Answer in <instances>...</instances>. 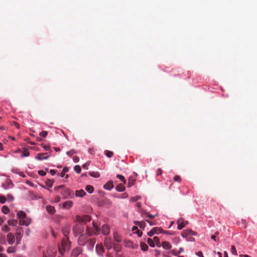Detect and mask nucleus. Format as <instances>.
<instances>
[{
  "mask_svg": "<svg viewBox=\"0 0 257 257\" xmlns=\"http://www.w3.org/2000/svg\"><path fill=\"white\" fill-rule=\"evenodd\" d=\"M46 185L49 188H51L53 185V182L50 179H47L45 182Z\"/></svg>",
  "mask_w": 257,
  "mask_h": 257,
  "instance_id": "obj_30",
  "label": "nucleus"
},
{
  "mask_svg": "<svg viewBox=\"0 0 257 257\" xmlns=\"http://www.w3.org/2000/svg\"><path fill=\"white\" fill-rule=\"evenodd\" d=\"M7 251L9 253H14L16 251V249L14 247L10 246L7 248Z\"/></svg>",
  "mask_w": 257,
  "mask_h": 257,
  "instance_id": "obj_41",
  "label": "nucleus"
},
{
  "mask_svg": "<svg viewBox=\"0 0 257 257\" xmlns=\"http://www.w3.org/2000/svg\"><path fill=\"white\" fill-rule=\"evenodd\" d=\"M141 196H134L130 198V201L132 202H135L141 199Z\"/></svg>",
  "mask_w": 257,
  "mask_h": 257,
  "instance_id": "obj_44",
  "label": "nucleus"
},
{
  "mask_svg": "<svg viewBox=\"0 0 257 257\" xmlns=\"http://www.w3.org/2000/svg\"><path fill=\"white\" fill-rule=\"evenodd\" d=\"M64 188V185H60V186H56L54 188V190L55 191H58L59 190V189H63Z\"/></svg>",
  "mask_w": 257,
  "mask_h": 257,
  "instance_id": "obj_52",
  "label": "nucleus"
},
{
  "mask_svg": "<svg viewBox=\"0 0 257 257\" xmlns=\"http://www.w3.org/2000/svg\"><path fill=\"white\" fill-rule=\"evenodd\" d=\"M60 199H61V197L59 196H58L56 197V198L55 199V201L56 202H58L60 201Z\"/></svg>",
  "mask_w": 257,
  "mask_h": 257,
  "instance_id": "obj_62",
  "label": "nucleus"
},
{
  "mask_svg": "<svg viewBox=\"0 0 257 257\" xmlns=\"http://www.w3.org/2000/svg\"><path fill=\"white\" fill-rule=\"evenodd\" d=\"M154 230H155L156 234H159L163 232L161 227H154Z\"/></svg>",
  "mask_w": 257,
  "mask_h": 257,
  "instance_id": "obj_33",
  "label": "nucleus"
},
{
  "mask_svg": "<svg viewBox=\"0 0 257 257\" xmlns=\"http://www.w3.org/2000/svg\"><path fill=\"white\" fill-rule=\"evenodd\" d=\"M72 191L70 189L68 188L65 189L63 191V193H62V195L64 196L65 198H66L70 195Z\"/></svg>",
  "mask_w": 257,
  "mask_h": 257,
  "instance_id": "obj_20",
  "label": "nucleus"
},
{
  "mask_svg": "<svg viewBox=\"0 0 257 257\" xmlns=\"http://www.w3.org/2000/svg\"><path fill=\"white\" fill-rule=\"evenodd\" d=\"M136 205L138 207V208H140L142 206V203L141 202H138L136 204Z\"/></svg>",
  "mask_w": 257,
  "mask_h": 257,
  "instance_id": "obj_64",
  "label": "nucleus"
},
{
  "mask_svg": "<svg viewBox=\"0 0 257 257\" xmlns=\"http://www.w3.org/2000/svg\"><path fill=\"white\" fill-rule=\"evenodd\" d=\"M85 189L89 193H92L94 191V188L91 185H87Z\"/></svg>",
  "mask_w": 257,
  "mask_h": 257,
  "instance_id": "obj_27",
  "label": "nucleus"
},
{
  "mask_svg": "<svg viewBox=\"0 0 257 257\" xmlns=\"http://www.w3.org/2000/svg\"><path fill=\"white\" fill-rule=\"evenodd\" d=\"M93 227L94 229L91 230L90 228L87 227L86 233L88 236H91L92 235H97L100 231V228L98 227L96 224L93 222Z\"/></svg>",
  "mask_w": 257,
  "mask_h": 257,
  "instance_id": "obj_3",
  "label": "nucleus"
},
{
  "mask_svg": "<svg viewBox=\"0 0 257 257\" xmlns=\"http://www.w3.org/2000/svg\"><path fill=\"white\" fill-rule=\"evenodd\" d=\"M73 204V202L71 201H67L63 203V207L65 208H70Z\"/></svg>",
  "mask_w": 257,
  "mask_h": 257,
  "instance_id": "obj_21",
  "label": "nucleus"
},
{
  "mask_svg": "<svg viewBox=\"0 0 257 257\" xmlns=\"http://www.w3.org/2000/svg\"><path fill=\"white\" fill-rule=\"evenodd\" d=\"M29 155H30L29 152L28 151H27V150H25L24 151V152L23 153V156H22L23 157H28V156H29Z\"/></svg>",
  "mask_w": 257,
  "mask_h": 257,
  "instance_id": "obj_50",
  "label": "nucleus"
},
{
  "mask_svg": "<svg viewBox=\"0 0 257 257\" xmlns=\"http://www.w3.org/2000/svg\"><path fill=\"white\" fill-rule=\"evenodd\" d=\"M104 154L108 158H111L112 156L113 153L111 151L106 150L104 151Z\"/></svg>",
  "mask_w": 257,
  "mask_h": 257,
  "instance_id": "obj_35",
  "label": "nucleus"
},
{
  "mask_svg": "<svg viewBox=\"0 0 257 257\" xmlns=\"http://www.w3.org/2000/svg\"><path fill=\"white\" fill-rule=\"evenodd\" d=\"M70 226H66L63 229V233L66 237L68 236L69 233H70Z\"/></svg>",
  "mask_w": 257,
  "mask_h": 257,
  "instance_id": "obj_22",
  "label": "nucleus"
},
{
  "mask_svg": "<svg viewBox=\"0 0 257 257\" xmlns=\"http://www.w3.org/2000/svg\"><path fill=\"white\" fill-rule=\"evenodd\" d=\"M173 180L175 182H179V183H180L181 182V180H182L180 176H179V175H175L174 177V178H173Z\"/></svg>",
  "mask_w": 257,
  "mask_h": 257,
  "instance_id": "obj_43",
  "label": "nucleus"
},
{
  "mask_svg": "<svg viewBox=\"0 0 257 257\" xmlns=\"http://www.w3.org/2000/svg\"><path fill=\"white\" fill-rule=\"evenodd\" d=\"M140 212L141 213V215L143 217H145L146 216L149 217L150 219L154 218L155 216H157V214H155L154 215H151L149 213H148L147 212L143 211L142 210H141Z\"/></svg>",
  "mask_w": 257,
  "mask_h": 257,
  "instance_id": "obj_14",
  "label": "nucleus"
},
{
  "mask_svg": "<svg viewBox=\"0 0 257 257\" xmlns=\"http://www.w3.org/2000/svg\"><path fill=\"white\" fill-rule=\"evenodd\" d=\"M148 243L151 247H153L155 246V243L154 242V239L153 240L151 238H148Z\"/></svg>",
  "mask_w": 257,
  "mask_h": 257,
  "instance_id": "obj_38",
  "label": "nucleus"
},
{
  "mask_svg": "<svg viewBox=\"0 0 257 257\" xmlns=\"http://www.w3.org/2000/svg\"><path fill=\"white\" fill-rule=\"evenodd\" d=\"M196 234V232H195L194 231H192V230H190V229L184 230L182 232V236L183 237H187L189 235H195Z\"/></svg>",
  "mask_w": 257,
  "mask_h": 257,
  "instance_id": "obj_9",
  "label": "nucleus"
},
{
  "mask_svg": "<svg viewBox=\"0 0 257 257\" xmlns=\"http://www.w3.org/2000/svg\"><path fill=\"white\" fill-rule=\"evenodd\" d=\"M196 254L199 257H204L203 253L201 251H198L196 253Z\"/></svg>",
  "mask_w": 257,
  "mask_h": 257,
  "instance_id": "obj_60",
  "label": "nucleus"
},
{
  "mask_svg": "<svg viewBox=\"0 0 257 257\" xmlns=\"http://www.w3.org/2000/svg\"><path fill=\"white\" fill-rule=\"evenodd\" d=\"M17 222H18L17 220H16L15 219L9 220L8 221V224L9 225H11L12 226L16 225V224H17Z\"/></svg>",
  "mask_w": 257,
  "mask_h": 257,
  "instance_id": "obj_28",
  "label": "nucleus"
},
{
  "mask_svg": "<svg viewBox=\"0 0 257 257\" xmlns=\"http://www.w3.org/2000/svg\"><path fill=\"white\" fill-rule=\"evenodd\" d=\"M90 165V163L89 162H86L83 165L82 167L84 169H87V166Z\"/></svg>",
  "mask_w": 257,
  "mask_h": 257,
  "instance_id": "obj_57",
  "label": "nucleus"
},
{
  "mask_svg": "<svg viewBox=\"0 0 257 257\" xmlns=\"http://www.w3.org/2000/svg\"><path fill=\"white\" fill-rule=\"evenodd\" d=\"M82 249L80 247L74 248L71 253V257H77L78 255L81 253Z\"/></svg>",
  "mask_w": 257,
  "mask_h": 257,
  "instance_id": "obj_5",
  "label": "nucleus"
},
{
  "mask_svg": "<svg viewBox=\"0 0 257 257\" xmlns=\"http://www.w3.org/2000/svg\"><path fill=\"white\" fill-rule=\"evenodd\" d=\"M70 247V241L68 237H65L62 239L61 246H59V251L62 255H63L64 251L68 250Z\"/></svg>",
  "mask_w": 257,
  "mask_h": 257,
  "instance_id": "obj_1",
  "label": "nucleus"
},
{
  "mask_svg": "<svg viewBox=\"0 0 257 257\" xmlns=\"http://www.w3.org/2000/svg\"><path fill=\"white\" fill-rule=\"evenodd\" d=\"M171 253L173 254V255H177V254H178L179 253H180V251H177L176 252L175 251V250H172L170 251Z\"/></svg>",
  "mask_w": 257,
  "mask_h": 257,
  "instance_id": "obj_55",
  "label": "nucleus"
},
{
  "mask_svg": "<svg viewBox=\"0 0 257 257\" xmlns=\"http://www.w3.org/2000/svg\"><path fill=\"white\" fill-rule=\"evenodd\" d=\"M95 242L96 239L95 238H92L88 240V247L89 250H92L93 249Z\"/></svg>",
  "mask_w": 257,
  "mask_h": 257,
  "instance_id": "obj_12",
  "label": "nucleus"
},
{
  "mask_svg": "<svg viewBox=\"0 0 257 257\" xmlns=\"http://www.w3.org/2000/svg\"><path fill=\"white\" fill-rule=\"evenodd\" d=\"M39 135L40 136H41L43 138H45V137H46V136L48 135V132L47 131H42L40 133Z\"/></svg>",
  "mask_w": 257,
  "mask_h": 257,
  "instance_id": "obj_47",
  "label": "nucleus"
},
{
  "mask_svg": "<svg viewBox=\"0 0 257 257\" xmlns=\"http://www.w3.org/2000/svg\"><path fill=\"white\" fill-rule=\"evenodd\" d=\"M177 223L178 224V229L181 230L188 224V221L184 220L182 218H180L177 220Z\"/></svg>",
  "mask_w": 257,
  "mask_h": 257,
  "instance_id": "obj_4",
  "label": "nucleus"
},
{
  "mask_svg": "<svg viewBox=\"0 0 257 257\" xmlns=\"http://www.w3.org/2000/svg\"><path fill=\"white\" fill-rule=\"evenodd\" d=\"M46 154L40 153L36 157V159L39 160H42L44 159H47L49 156H46Z\"/></svg>",
  "mask_w": 257,
  "mask_h": 257,
  "instance_id": "obj_15",
  "label": "nucleus"
},
{
  "mask_svg": "<svg viewBox=\"0 0 257 257\" xmlns=\"http://www.w3.org/2000/svg\"><path fill=\"white\" fill-rule=\"evenodd\" d=\"M240 223H241V224H242L243 225L244 228H246V227H247V223H246V222L245 220L241 219L240 222H239V221L238 222L237 224L239 225L240 224Z\"/></svg>",
  "mask_w": 257,
  "mask_h": 257,
  "instance_id": "obj_46",
  "label": "nucleus"
},
{
  "mask_svg": "<svg viewBox=\"0 0 257 257\" xmlns=\"http://www.w3.org/2000/svg\"><path fill=\"white\" fill-rule=\"evenodd\" d=\"M42 145V146H43V148H44L45 150L47 151V150H49L50 149V147H49V146H47V145Z\"/></svg>",
  "mask_w": 257,
  "mask_h": 257,
  "instance_id": "obj_61",
  "label": "nucleus"
},
{
  "mask_svg": "<svg viewBox=\"0 0 257 257\" xmlns=\"http://www.w3.org/2000/svg\"><path fill=\"white\" fill-rule=\"evenodd\" d=\"M10 230V228L7 226L5 225L4 228H3V230L5 231H9Z\"/></svg>",
  "mask_w": 257,
  "mask_h": 257,
  "instance_id": "obj_56",
  "label": "nucleus"
},
{
  "mask_svg": "<svg viewBox=\"0 0 257 257\" xmlns=\"http://www.w3.org/2000/svg\"><path fill=\"white\" fill-rule=\"evenodd\" d=\"M69 170V168L67 167H65L63 168L62 171L60 173V176L62 177H63L65 176V174L66 172H67Z\"/></svg>",
  "mask_w": 257,
  "mask_h": 257,
  "instance_id": "obj_29",
  "label": "nucleus"
},
{
  "mask_svg": "<svg viewBox=\"0 0 257 257\" xmlns=\"http://www.w3.org/2000/svg\"><path fill=\"white\" fill-rule=\"evenodd\" d=\"M73 160L74 162L75 163H77L79 162V157H77V156H75L73 158Z\"/></svg>",
  "mask_w": 257,
  "mask_h": 257,
  "instance_id": "obj_58",
  "label": "nucleus"
},
{
  "mask_svg": "<svg viewBox=\"0 0 257 257\" xmlns=\"http://www.w3.org/2000/svg\"><path fill=\"white\" fill-rule=\"evenodd\" d=\"M38 174L41 175V176H44L45 175H46V172H45L43 170H39L38 171Z\"/></svg>",
  "mask_w": 257,
  "mask_h": 257,
  "instance_id": "obj_51",
  "label": "nucleus"
},
{
  "mask_svg": "<svg viewBox=\"0 0 257 257\" xmlns=\"http://www.w3.org/2000/svg\"><path fill=\"white\" fill-rule=\"evenodd\" d=\"M88 242L87 237L84 234L81 235L78 239V243L80 245H84Z\"/></svg>",
  "mask_w": 257,
  "mask_h": 257,
  "instance_id": "obj_7",
  "label": "nucleus"
},
{
  "mask_svg": "<svg viewBox=\"0 0 257 257\" xmlns=\"http://www.w3.org/2000/svg\"><path fill=\"white\" fill-rule=\"evenodd\" d=\"M113 237H114V239L116 241H117L118 242H121V239L120 237L117 234H116V233L114 234Z\"/></svg>",
  "mask_w": 257,
  "mask_h": 257,
  "instance_id": "obj_34",
  "label": "nucleus"
},
{
  "mask_svg": "<svg viewBox=\"0 0 257 257\" xmlns=\"http://www.w3.org/2000/svg\"><path fill=\"white\" fill-rule=\"evenodd\" d=\"M8 242L9 244H12L15 241V237L12 233H9L7 236Z\"/></svg>",
  "mask_w": 257,
  "mask_h": 257,
  "instance_id": "obj_11",
  "label": "nucleus"
},
{
  "mask_svg": "<svg viewBox=\"0 0 257 257\" xmlns=\"http://www.w3.org/2000/svg\"><path fill=\"white\" fill-rule=\"evenodd\" d=\"M135 181L134 179L130 177L128 180V186L130 187H132L134 185Z\"/></svg>",
  "mask_w": 257,
  "mask_h": 257,
  "instance_id": "obj_40",
  "label": "nucleus"
},
{
  "mask_svg": "<svg viewBox=\"0 0 257 257\" xmlns=\"http://www.w3.org/2000/svg\"><path fill=\"white\" fill-rule=\"evenodd\" d=\"M95 250H96V251L97 253L99 255H100V256H102L103 255V253L104 252V248L103 247L102 244H97L96 245Z\"/></svg>",
  "mask_w": 257,
  "mask_h": 257,
  "instance_id": "obj_8",
  "label": "nucleus"
},
{
  "mask_svg": "<svg viewBox=\"0 0 257 257\" xmlns=\"http://www.w3.org/2000/svg\"><path fill=\"white\" fill-rule=\"evenodd\" d=\"M2 210V212L6 214H8L10 212V209L7 206H3Z\"/></svg>",
  "mask_w": 257,
  "mask_h": 257,
  "instance_id": "obj_31",
  "label": "nucleus"
},
{
  "mask_svg": "<svg viewBox=\"0 0 257 257\" xmlns=\"http://www.w3.org/2000/svg\"><path fill=\"white\" fill-rule=\"evenodd\" d=\"M75 195L77 197H82L86 195V193L83 189H80L75 191Z\"/></svg>",
  "mask_w": 257,
  "mask_h": 257,
  "instance_id": "obj_18",
  "label": "nucleus"
},
{
  "mask_svg": "<svg viewBox=\"0 0 257 257\" xmlns=\"http://www.w3.org/2000/svg\"><path fill=\"white\" fill-rule=\"evenodd\" d=\"M110 231L109 227L106 225L104 224L102 226V232L104 235H107L109 234Z\"/></svg>",
  "mask_w": 257,
  "mask_h": 257,
  "instance_id": "obj_13",
  "label": "nucleus"
},
{
  "mask_svg": "<svg viewBox=\"0 0 257 257\" xmlns=\"http://www.w3.org/2000/svg\"><path fill=\"white\" fill-rule=\"evenodd\" d=\"M113 188V184L112 182H111V181L107 182L104 185V188L106 190H110Z\"/></svg>",
  "mask_w": 257,
  "mask_h": 257,
  "instance_id": "obj_19",
  "label": "nucleus"
},
{
  "mask_svg": "<svg viewBox=\"0 0 257 257\" xmlns=\"http://www.w3.org/2000/svg\"><path fill=\"white\" fill-rule=\"evenodd\" d=\"M231 252L233 254L235 255H237V254L236 248L234 245H232L231 247Z\"/></svg>",
  "mask_w": 257,
  "mask_h": 257,
  "instance_id": "obj_45",
  "label": "nucleus"
},
{
  "mask_svg": "<svg viewBox=\"0 0 257 257\" xmlns=\"http://www.w3.org/2000/svg\"><path fill=\"white\" fill-rule=\"evenodd\" d=\"M116 177L117 178H118L119 179H120L122 182H123L124 184L126 183V180L125 179V178L122 175H119V174H117L116 175Z\"/></svg>",
  "mask_w": 257,
  "mask_h": 257,
  "instance_id": "obj_39",
  "label": "nucleus"
},
{
  "mask_svg": "<svg viewBox=\"0 0 257 257\" xmlns=\"http://www.w3.org/2000/svg\"><path fill=\"white\" fill-rule=\"evenodd\" d=\"M125 189V187L121 184H118L116 187V190L119 192H122V191H124Z\"/></svg>",
  "mask_w": 257,
  "mask_h": 257,
  "instance_id": "obj_23",
  "label": "nucleus"
},
{
  "mask_svg": "<svg viewBox=\"0 0 257 257\" xmlns=\"http://www.w3.org/2000/svg\"><path fill=\"white\" fill-rule=\"evenodd\" d=\"M46 210L51 214H53L55 212L54 207L51 205H47L46 206Z\"/></svg>",
  "mask_w": 257,
  "mask_h": 257,
  "instance_id": "obj_17",
  "label": "nucleus"
},
{
  "mask_svg": "<svg viewBox=\"0 0 257 257\" xmlns=\"http://www.w3.org/2000/svg\"><path fill=\"white\" fill-rule=\"evenodd\" d=\"M128 197V195L126 193H123L118 197L119 198H126Z\"/></svg>",
  "mask_w": 257,
  "mask_h": 257,
  "instance_id": "obj_53",
  "label": "nucleus"
},
{
  "mask_svg": "<svg viewBox=\"0 0 257 257\" xmlns=\"http://www.w3.org/2000/svg\"><path fill=\"white\" fill-rule=\"evenodd\" d=\"M6 201V198L5 197L3 196H0V203L3 204L5 203Z\"/></svg>",
  "mask_w": 257,
  "mask_h": 257,
  "instance_id": "obj_49",
  "label": "nucleus"
},
{
  "mask_svg": "<svg viewBox=\"0 0 257 257\" xmlns=\"http://www.w3.org/2000/svg\"><path fill=\"white\" fill-rule=\"evenodd\" d=\"M161 245L165 249H170L172 247L171 243L168 241L162 242Z\"/></svg>",
  "mask_w": 257,
  "mask_h": 257,
  "instance_id": "obj_16",
  "label": "nucleus"
},
{
  "mask_svg": "<svg viewBox=\"0 0 257 257\" xmlns=\"http://www.w3.org/2000/svg\"><path fill=\"white\" fill-rule=\"evenodd\" d=\"M153 239H154V242H156L157 246L160 247L161 246V245H160V240H159V237L157 236H155V237H154Z\"/></svg>",
  "mask_w": 257,
  "mask_h": 257,
  "instance_id": "obj_37",
  "label": "nucleus"
},
{
  "mask_svg": "<svg viewBox=\"0 0 257 257\" xmlns=\"http://www.w3.org/2000/svg\"><path fill=\"white\" fill-rule=\"evenodd\" d=\"M162 169H160V168L158 169L157 170V171L156 175H157V176H159V175H161V174H162Z\"/></svg>",
  "mask_w": 257,
  "mask_h": 257,
  "instance_id": "obj_59",
  "label": "nucleus"
},
{
  "mask_svg": "<svg viewBox=\"0 0 257 257\" xmlns=\"http://www.w3.org/2000/svg\"><path fill=\"white\" fill-rule=\"evenodd\" d=\"M140 246L141 248V249L143 251H146L148 249V245L143 242H141L140 244Z\"/></svg>",
  "mask_w": 257,
  "mask_h": 257,
  "instance_id": "obj_24",
  "label": "nucleus"
},
{
  "mask_svg": "<svg viewBox=\"0 0 257 257\" xmlns=\"http://www.w3.org/2000/svg\"><path fill=\"white\" fill-rule=\"evenodd\" d=\"M146 221L149 223L150 225H154L156 224V223L154 221H152L146 219Z\"/></svg>",
  "mask_w": 257,
  "mask_h": 257,
  "instance_id": "obj_54",
  "label": "nucleus"
},
{
  "mask_svg": "<svg viewBox=\"0 0 257 257\" xmlns=\"http://www.w3.org/2000/svg\"><path fill=\"white\" fill-rule=\"evenodd\" d=\"M76 219L79 222L86 223L87 222H89L90 221L91 218L90 216L86 215L82 217L77 216Z\"/></svg>",
  "mask_w": 257,
  "mask_h": 257,
  "instance_id": "obj_6",
  "label": "nucleus"
},
{
  "mask_svg": "<svg viewBox=\"0 0 257 257\" xmlns=\"http://www.w3.org/2000/svg\"><path fill=\"white\" fill-rule=\"evenodd\" d=\"M76 152L74 150V149H72L69 151H68L66 152V154L69 156V157H72V155L74 154H76Z\"/></svg>",
  "mask_w": 257,
  "mask_h": 257,
  "instance_id": "obj_42",
  "label": "nucleus"
},
{
  "mask_svg": "<svg viewBox=\"0 0 257 257\" xmlns=\"http://www.w3.org/2000/svg\"><path fill=\"white\" fill-rule=\"evenodd\" d=\"M74 170L75 172L78 174H79L81 171V167L79 165H76L74 167Z\"/></svg>",
  "mask_w": 257,
  "mask_h": 257,
  "instance_id": "obj_36",
  "label": "nucleus"
},
{
  "mask_svg": "<svg viewBox=\"0 0 257 257\" xmlns=\"http://www.w3.org/2000/svg\"><path fill=\"white\" fill-rule=\"evenodd\" d=\"M17 215L20 219H21L19 221L20 225L28 226L30 224L31 219L29 218H26L25 220L23 219L26 218V214L24 211L21 210L19 211L18 212Z\"/></svg>",
  "mask_w": 257,
  "mask_h": 257,
  "instance_id": "obj_2",
  "label": "nucleus"
},
{
  "mask_svg": "<svg viewBox=\"0 0 257 257\" xmlns=\"http://www.w3.org/2000/svg\"><path fill=\"white\" fill-rule=\"evenodd\" d=\"M155 233V231L154 230V228H152V229L148 232V235L149 236H152L153 235H154Z\"/></svg>",
  "mask_w": 257,
  "mask_h": 257,
  "instance_id": "obj_48",
  "label": "nucleus"
},
{
  "mask_svg": "<svg viewBox=\"0 0 257 257\" xmlns=\"http://www.w3.org/2000/svg\"><path fill=\"white\" fill-rule=\"evenodd\" d=\"M104 245L108 249H110L112 247V243L110 238H105L104 239Z\"/></svg>",
  "mask_w": 257,
  "mask_h": 257,
  "instance_id": "obj_10",
  "label": "nucleus"
},
{
  "mask_svg": "<svg viewBox=\"0 0 257 257\" xmlns=\"http://www.w3.org/2000/svg\"><path fill=\"white\" fill-rule=\"evenodd\" d=\"M50 173L51 174V175L53 176L55 174L56 171L54 170H50Z\"/></svg>",
  "mask_w": 257,
  "mask_h": 257,
  "instance_id": "obj_63",
  "label": "nucleus"
},
{
  "mask_svg": "<svg viewBox=\"0 0 257 257\" xmlns=\"http://www.w3.org/2000/svg\"><path fill=\"white\" fill-rule=\"evenodd\" d=\"M135 223L139 226L141 228H144L145 227V223L144 222L136 221H135Z\"/></svg>",
  "mask_w": 257,
  "mask_h": 257,
  "instance_id": "obj_26",
  "label": "nucleus"
},
{
  "mask_svg": "<svg viewBox=\"0 0 257 257\" xmlns=\"http://www.w3.org/2000/svg\"><path fill=\"white\" fill-rule=\"evenodd\" d=\"M89 175L94 178H99L100 177V174L97 172H90L89 173Z\"/></svg>",
  "mask_w": 257,
  "mask_h": 257,
  "instance_id": "obj_25",
  "label": "nucleus"
},
{
  "mask_svg": "<svg viewBox=\"0 0 257 257\" xmlns=\"http://www.w3.org/2000/svg\"><path fill=\"white\" fill-rule=\"evenodd\" d=\"M114 249L116 251H119L121 250V245L119 244H114L113 245Z\"/></svg>",
  "mask_w": 257,
  "mask_h": 257,
  "instance_id": "obj_32",
  "label": "nucleus"
}]
</instances>
